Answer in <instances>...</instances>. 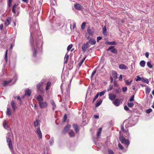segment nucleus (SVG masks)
I'll return each instance as SVG.
<instances>
[{
  "instance_id": "obj_1",
  "label": "nucleus",
  "mask_w": 154,
  "mask_h": 154,
  "mask_svg": "<svg viewBox=\"0 0 154 154\" xmlns=\"http://www.w3.org/2000/svg\"><path fill=\"white\" fill-rule=\"evenodd\" d=\"M31 35L30 43L32 47V51L33 57H38L41 54L42 42V36L37 35V33L33 34L32 28H30Z\"/></svg>"
},
{
  "instance_id": "obj_2",
  "label": "nucleus",
  "mask_w": 154,
  "mask_h": 154,
  "mask_svg": "<svg viewBox=\"0 0 154 154\" xmlns=\"http://www.w3.org/2000/svg\"><path fill=\"white\" fill-rule=\"evenodd\" d=\"M13 78L11 79L8 81H4L3 82V85L4 86L11 85L14 84L17 79V77L16 74L15 73H14L12 74Z\"/></svg>"
},
{
  "instance_id": "obj_3",
  "label": "nucleus",
  "mask_w": 154,
  "mask_h": 154,
  "mask_svg": "<svg viewBox=\"0 0 154 154\" xmlns=\"http://www.w3.org/2000/svg\"><path fill=\"white\" fill-rule=\"evenodd\" d=\"M20 7L18 6L16 4H15L13 6L12 11V12L14 14L15 16H18L20 13Z\"/></svg>"
},
{
  "instance_id": "obj_4",
  "label": "nucleus",
  "mask_w": 154,
  "mask_h": 154,
  "mask_svg": "<svg viewBox=\"0 0 154 154\" xmlns=\"http://www.w3.org/2000/svg\"><path fill=\"white\" fill-rule=\"evenodd\" d=\"M43 84L41 82L37 85V91L41 94H43L45 92V90L43 87Z\"/></svg>"
},
{
  "instance_id": "obj_5",
  "label": "nucleus",
  "mask_w": 154,
  "mask_h": 154,
  "mask_svg": "<svg viewBox=\"0 0 154 154\" xmlns=\"http://www.w3.org/2000/svg\"><path fill=\"white\" fill-rule=\"evenodd\" d=\"M11 136V134L10 133H8L6 135V139L7 142L8 143V145L9 148L11 150H12L13 149V147L12 143L10 138Z\"/></svg>"
},
{
  "instance_id": "obj_6",
  "label": "nucleus",
  "mask_w": 154,
  "mask_h": 154,
  "mask_svg": "<svg viewBox=\"0 0 154 154\" xmlns=\"http://www.w3.org/2000/svg\"><path fill=\"white\" fill-rule=\"evenodd\" d=\"M119 140L121 141V143L124 144L126 146L127 148L130 144V142L128 139H126L123 136H120L119 137Z\"/></svg>"
},
{
  "instance_id": "obj_7",
  "label": "nucleus",
  "mask_w": 154,
  "mask_h": 154,
  "mask_svg": "<svg viewBox=\"0 0 154 154\" xmlns=\"http://www.w3.org/2000/svg\"><path fill=\"white\" fill-rule=\"evenodd\" d=\"M70 85H68L66 86V91L65 93V94L64 96L65 99L66 101L68 100L69 96H70Z\"/></svg>"
},
{
  "instance_id": "obj_8",
  "label": "nucleus",
  "mask_w": 154,
  "mask_h": 154,
  "mask_svg": "<svg viewBox=\"0 0 154 154\" xmlns=\"http://www.w3.org/2000/svg\"><path fill=\"white\" fill-rule=\"evenodd\" d=\"M41 109H43L46 108L48 105L47 103L45 101L43 100V101L40 102L38 103Z\"/></svg>"
},
{
  "instance_id": "obj_9",
  "label": "nucleus",
  "mask_w": 154,
  "mask_h": 154,
  "mask_svg": "<svg viewBox=\"0 0 154 154\" xmlns=\"http://www.w3.org/2000/svg\"><path fill=\"white\" fill-rule=\"evenodd\" d=\"M90 47L89 44L87 42L86 43L84 44L82 46V49L83 52H85L87 48Z\"/></svg>"
},
{
  "instance_id": "obj_10",
  "label": "nucleus",
  "mask_w": 154,
  "mask_h": 154,
  "mask_svg": "<svg viewBox=\"0 0 154 154\" xmlns=\"http://www.w3.org/2000/svg\"><path fill=\"white\" fill-rule=\"evenodd\" d=\"M35 133L37 134V136L38 137L40 138H42V134L39 127L37 128Z\"/></svg>"
},
{
  "instance_id": "obj_11",
  "label": "nucleus",
  "mask_w": 154,
  "mask_h": 154,
  "mask_svg": "<svg viewBox=\"0 0 154 154\" xmlns=\"http://www.w3.org/2000/svg\"><path fill=\"white\" fill-rule=\"evenodd\" d=\"M107 51H111V52L114 54H116L117 53V50L114 48L113 46H111L109 47L107 49Z\"/></svg>"
},
{
  "instance_id": "obj_12",
  "label": "nucleus",
  "mask_w": 154,
  "mask_h": 154,
  "mask_svg": "<svg viewBox=\"0 0 154 154\" xmlns=\"http://www.w3.org/2000/svg\"><path fill=\"white\" fill-rule=\"evenodd\" d=\"M131 122V121H130L129 120H126L124 122V123L125 124L126 127H131L134 125V124L131 125V123H130V122Z\"/></svg>"
},
{
  "instance_id": "obj_13",
  "label": "nucleus",
  "mask_w": 154,
  "mask_h": 154,
  "mask_svg": "<svg viewBox=\"0 0 154 154\" xmlns=\"http://www.w3.org/2000/svg\"><path fill=\"white\" fill-rule=\"evenodd\" d=\"M36 99L38 101V103L44 100L43 97L40 95H39L36 97Z\"/></svg>"
},
{
  "instance_id": "obj_14",
  "label": "nucleus",
  "mask_w": 154,
  "mask_h": 154,
  "mask_svg": "<svg viewBox=\"0 0 154 154\" xmlns=\"http://www.w3.org/2000/svg\"><path fill=\"white\" fill-rule=\"evenodd\" d=\"M116 97V95L113 94L109 93V99L111 100H114Z\"/></svg>"
},
{
  "instance_id": "obj_15",
  "label": "nucleus",
  "mask_w": 154,
  "mask_h": 154,
  "mask_svg": "<svg viewBox=\"0 0 154 154\" xmlns=\"http://www.w3.org/2000/svg\"><path fill=\"white\" fill-rule=\"evenodd\" d=\"M11 104L13 111L15 112L16 111V109L17 108L15 103L13 100H12L11 101Z\"/></svg>"
},
{
  "instance_id": "obj_16",
  "label": "nucleus",
  "mask_w": 154,
  "mask_h": 154,
  "mask_svg": "<svg viewBox=\"0 0 154 154\" xmlns=\"http://www.w3.org/2000/svg\"><path fill=\"white\" fill-rule=\"evenodd\" d=\"M74 8L78 10H81L83 8V6L79 4H76L74 5Z\"/></svg>"
},
{
  "instance_id": "obj_17",
  "label": "nucleus",
  "mask_w": 154,
  "mask_h": 154,
  "mask_svg": "<svg viewBox=\"0 0 154 154\" xmlns=\"http://www.w3.org/2000/svg\"><path fill=\"white\" fill-rule=\"evenodd\" d=\"M121 100L122 101V99L119 100L118 99H116L113 102V103L116 106H118L119 105L120 101Z\"/></svg>"
},
{
  "instance_id": "obj_18",
  "label": "nucleus",
  "mask_w": 154,
  "mask_h": 154,
  "mask_svg": "<svg viewBox=\"0 0 154 154\" xmlns=\"http://www.w3.org/2000/svg\"><path fill=\"white\" fill-rule=\"evenodd\" d=\"M11 21V18L10 17L7 18L6 21H5V26H8Z\"/></svg>"
},
{
  "instance_id": "obj_19",
  "label": "nucleus",
  "mask_w": 154,
  "mask_h": 154,
  "mask_svg": "<svg viewBox=\"0 0 154 154\" xmlns=\"http://www.w3.org/2000/svg\"><path fill=\"white\" fill-rule=\"evenodd\" d=\"M87 42L88 43V44L89 43H90L92 45H94L96 43V41L94 39H93L91 38H90L89 41L88 42Z\"/></svg>"
},
{
  "instance_id": "obj_20",
  "label": "nucleus",
  "mask_w": 154,
  "mask_h": 154,
  "mask_svg": "<svg viewBox=\"0 0 154 154\" xmlns=\"http://www.w3.org/2000/svg\"><path fill=\"white\" fill-rule=\"evenodd\" d=\"M31 93V91L29 89H26L25 90V95L27 96H30Z\"/></svg>"
},
{
  "instance_id": "obj_21",
  "label": "nucleus",
  "mask_w": 154,
  "mask_h": 154,
  "mask_svg": "<svg viewBox=\"0 0 154 154\" xmlns=\"http://www.w3.org/2000/svg\"><path fill=\"white\" fill-rule=\"evenodd\" d=\"M34 125L35 128L38 127L40 125V121L38 119H36L34 122Z\"/></svg>"
},
{
  "instance_id": "obj_22",
  "label": "nucleus",
  "mask_w": 154,
  "mask_h": 154,
  "mask_svg": "<svg viewBox=\"0 0 154 154\" xmlns=\"http://www.w3.org/2000/svg\"><path fill=\"white\" fill-rule=\"evenodd\" d=\"M51 82H48L46 84L45 87V90L46 91H48L51 85Z\"/></svg>"
},
{
  "instance_id": "obj_23",
  "label": "nucleus",
  "mask_w": 154,
  "mask_h": 154,
  "mask_svg": "<svg viewBox=\"0 0 154 154\" xmlns=\"http://www.w3.org/2000/svg\"><path fill=\"white\" fill-rule=\"evenodd\" d=\"M119 68L121 69H126L127 68V67L124 64H121L119 65Z\"/></svg>"
},
{
  "instance_id": "obj_24",
  "label": "nucleus",
  "mask_w": 154,
  "mask_h": 154,
  "mask_svg": "<svg viewBox=\"0 0 154 154\" xmlns=\"http://www.w3.org/2000/svg\"><path fill=\"white\" fill-rule=\"evenodd\" d=\"M70 125H67L64 128L63 132L65 133L70 128Z\"/></svg>"
},
{
  "instance_id": "obj_25",
  "label": "nucleus",
  "mask_w": 154,
  "mask_h": 154,
  "mask_svg": "<svg viewBox=\"0 0 154 154\" xmlns=\"http://www.w3.org/2000/svg\"><path fill=\"white\" fill-rule=\"evenodd\" d=\"M73 127L75 130V131L76 133H78L79 132V130L78 129L77 125L76 124H74L73 125Z\"/></svg>"
},
{
  "instance_id": "obj_26",
  "label": "nucleus",
  "mask_w": 154,
  "mask_h": 154,
  "mask_svg": "<svg viewBox=\"0 0 154 154\" xmlns=\"http://www.w3.org/2000/svg\"><path fill=\"white\" fill-rule=\"evenodd\" d=\"M106 45H116L117 43L115 41H113L112 42H105Z\"/></svg>"
},
{
  "instance_id": "obj_27",
  "label": "nucleus",
  "mask_w": 154,
  "mask_h": 154,
  "mask_svg": "<svg viewBox=\"0 0 154 154\" xmlns=\"http://www.w3.org/2000/svg\"><path fill=\"white\" fill-rule=\"evenodd\" d=\"M69 136L71 137H74L75 136V133L72 130H70L69 131Z\"/></svg>"
},
{
  "instance_id": "obj_28",
  "label": "nucleus",
  "mask_w": 154,
  "mask_h": 154,
  "mask_svg": "<svg viewBox=\"0 0 154 154\" xmlns=\"http://www.w3.org/2000/svg\"><path fill=\"white\" fill-rule=\"evenodd\" d=\"M124 132L125 133L124 135L126 137H129L130 136V133L129 132L128 130H126L125 132Z\"/></svg>"
},
{
  "instance_id": "obj_29",
  "label": "nucleus",
  "mask_w": 154,
  "mask_h": 154,
  "mask_svg": "<svg viewBox=\"0 0 154 154\" xmlns=\"http://www.w3.org/2000/svg\"><path fill=\"white\" fill-rule=\"evenodd\" d=\"M69 56L67 54H66L64 57V61L65 63H66L68 62V60L69 58Z\"/></svg>"
},
{
  "instance_id": "obj_30",
  "label": "nucleus",
  "mask_w": 154,
  "mask_h": 154,
  "mask_svg": "<svg viewBox=\"0 0 154 154\" xmlns=\"http://www.w3.org/2000/svg\"><path fill=\"white\" fill-rule=\"evenodd\" d=\"M112 75L113 78L115 79L117 78V74L115 71H113L112 72Z\"/></svg>"
},
{
  "instance_id": "obj_31",
  "label": "nucleus",
  "mask_w": 154,
  "mask_h": 154,
  "mask_svg": "<svg viewBox=\"0 0 154 154\" xmlns=\"http://www.w3.org/2000/svg\"><path fill=\"white\" fill-rule=\"evenodd\" d=\"M102 131V128H100L97 131V136L99 137L100 136V134Z\"/></svg>"
},
{
  "instance_id": "obj_32",
  "label": "nucleus",
  "mask_w": 154,
  "mask_h": 154,
  "mask_svg": "<svg viewBox=\"0 0 154 154\" xmlns=\"http://www.w3.org/2000/svg\"><path fill=\"white\" fill-rule=\"evenodd\" d=\"M51 105L53 106L52 109H53V110H54L55 109V108H56V105L55 104L53 100H51Z\"/></svg>"
},
{
  "instance_id": "obj_33",
  "label": "nucleus",
  "mask_w": 154,
  "mask_h": 154,
  "mask_svg": "<svg viewBox=\"0 0 154 154\" xmlns=\"http://www.w3.org/2000/svg\"><path fill=\"white\" fill-rule=\"evenodd\" d=\"M140 65L142 67H144L145 65V62L144 60H142L140 63Z\"/></svg>"
},
{
  "instance_id": "obj_34",
  "label": "nucleus",
  "mask_w": 154,
  "mask_h": 154,
  "mask_svg": "<svg viewBox=\"0 0 154 154\" xmlns=\"http://www.w3.org/2000/svg\"><path fill=\"white\" fill-rule=\"evenodd\" d=\"M6 114L8 116H10L11 114V110L10 108L8 107L7 108V111L6 112Z\"/></svg>"
},
{
  "instance_id": "obj_35",
  "label": "nucleus",
  "mask_w": 154,
  "mask_h": 154,
  "mask_svg": "<svg viewBox=\"0 0 154 154\" xmlns=\"http://www.w3.org/2000/svg\"><path fill=\"white\" fill-rule=\"evenodd\" d=\"M141 80L143 82L147 84H148L149 82L148 80L146 78H142Z\"/></svg>"
},
{
  "instance_id": "obj_36",
  "label": "nucleus",
  "mask_w": 154,
  "mask_h": 154,
  "mask_svg": "<svg viewBox=\"0 0 154 154\" xmlns=\"http://www.w3.org/2000/svg\"><path fill=\"white\" fill-rule=\"evenodd\" d=\"M87 31L88 32L89 34L90 35H92L93 34V32L89 27H88L87 29Z\"/></svg>"
},
{
  "instance_id": "obj_37",
  "label": "nucleus",
  "mask_w": 154,
  "mask_h": 154,
  "mask_svg": "<svg viewBox=\"0 0 154 154\" xmlns=\"http://www.w3.org/2000/svg\"><path fill=\"white\" fill-rule=\"evenodd\" d=\"M102 103V100H99L98 101H97L95 104V106L96 107H98Z\"/></svg>"
},
{
  "instance_id": "obj_38",
  "label": "nucleus",
  "mask_w": 154,
  "mask_h": 154,
  "mask_svg": "<svg viewBox=\"0 0 154 154\" xmlns=\"http://www.w3.org/2000/svg\"><path fill=\"white\" fill-rule=\"evenodd\" d=\"M106 90H105L101 92H100L99 93V95L100 97H101L102 96L104 95V94L106 92Z\"/></svg>"
},
{
  "instance_id": "obj_39",
  "label": "nucleus",
  "mask_w": 154,
  "mask_h": 154,
  "mask_svg": "<svg viewBox=\"0 0 154 154\" xmlns=\"http://www.w3.org/2000/svg\"><path fill=\"white\" fill-rule=\"evenodd\" d=\"M8 50H7L5 55V60L6 62L8 61Z\"/></svg>"
},
{
  "instance_id": "obj_40",
  "label": "nucleus",
  "mask_w": 154,
  "mask_h": 154,
  "mask_svg": "<svg viewBox=\"0 0 154 154\" xmlns=\"http://www.w3.org/2000/svg\"><path fill=\"white\" fill-rule=\"evenodd\" d=\"M150 90L151 89L149 88L148 87L146 88V93L149 94L150 93Z\"/></svg>"
},
{
  "instance_id": "obj_41",
  "label": "nucleus",
  "mask_w": 154,
  "mask_h": 154,
  "mask_svg": "<svg viewBox=\"0 0 154 154\" xmlns=\"http://www.w3.org/2000/svg\"><path fill=\"white\" fill-rule=\"evenodd\" d=\"M99 93H98L95 96V97H94L93 100V102L94 103V101H95V100L97 99V98L99 96Z\"/></svg>"
},
{
  "instance_id": "obj_42",
  "label": "nucleus",
  "mask_w": 154,
  "mask_h": 154,
  "mask_svg": "<svg viewBox=\"0 0 154 154\" xmlns=\"http://www.w3.org/2000/svg\"><path fill=\"white\" fill-rule=\"evenodd\" d=\"M86 23L85 22H83L81 25V28L83 30L85 27Z\"/></svg>"
},
{
  "instance_id": "obj_43",
  "label": "nucleus",
  "mask_w": 154,
  "mask_h": 154,
  "mask_svg": "<svg viewBox=\"0 0 154 154\" xmlns=\"http://www.w3.org/2000/svg\"><path fill=\"white\" fill-rule=\"evenodd\" d=\"M147 66L150 68L152 67V66L151 65V62H148L147 63Z\"/></svg>"
},
{
  "instance_id": "obj_44",
  "label": "nucleus",
  "mask_w": 154,
  "mask_h": 154,
  "mask_svg": "<svg viewBox=\"0 0 154 154\" xmlns=\"http://www.w3.org/2000/svg\"><path fill=\"white\" fill-rule=\"evenodd\" d=\"M3 126L6 129H7L8 128V127L7 126L6 123L5 121L3 123Z\"/></svg>"
},
{
  "instance_id": "obj_45",
  "label": "nucleus",
  "mask_w": 154,
  "mask_h": 154,
  "mask_svg": "<svg viewBox=\"0 0 154 154\" xmlns=\"http://www.w3.org/2000/svg\"><path fill=\"white\" fill-rule=\"evenodd\" d=\"M132 82V80H131L129 82L128 80H126L125 81V83L127 85H131V83Z\"/></svg>"
},
{
  "instance_id": "obj_46",
  "label": "nucleus",
  "mask_w": 154,
  "mask_h": 154,
  "mask_svg": "<svg viewBox=\"0 0 154 154\" xmlns=\"http://www.w3.org/2000/svg\"><path fill=\"white\" fill-rule=\"evenodd\" d=\"M115 91L116 94H119L121 92V90L120 88H117L115 89Z\"/></svg>"
},
{
  "instance_id": "obj_47",
  "label": "nucleus",
  "mask_w": 154,
  "mask_h": 154,
  "mask_svg": "<svg viewBox=\"0 0 154 154\" xmlns=\"http://www.w3.org/2000/svg\"><path fill=\"white\" fill-rule=\"evenodd\" d=\"M49 144L50 145H52L54 143V140L53 138H51L49 141Z\"/></svg>"
},
{
  "instance_id": "obj_48",
  "label": "nucleus",
  "mask_w": 154,
  "mask_h": 154,
  "mask_svg": "<svg viewBox=\"0 0 154 154\" xmlns=\"http://www.w3.org/2000/svg\"><path fill=\"white\" fill-rule=\"evenodd\" d=\"M72 44H70L67 47V51H69L72 48Z\"/></svg>"
},
{
  "instance_id": "obj_49",
  "label": "nucleus",
  "mask_w": 154,
  "mask_h": 154,
  "mask_svg": "<svg viewBox=\"0 0 154 154\" xmlns=\"http://www.w3.org/2000/svg\"><path fill=\"white\" fill-rule=\"evenodd\" d=\"M109 88L107 89V91H109L111 90L113 88V86L111 85H110L109 87Z\"/></svg>"
},
{
  "instance_id": "obj_50",
  "label": "nucleus",
  "mask_w": 154,
  "mask_h": 154,
  "mask_svg": "<svg viewBox=\"0 0 154 154\" xmlns=\"http://www.w3.org/2000/svg\"><path fill=\"white\" fill-rule=\"evenodd\" d=\"M118 146L120 149L122 150L124 148L122 145L120 143H119L118 144Z\"/></svg>"
},
{
  "instance_id": "obj_51",
  "label": "nucleus",
  "mask_w": 154,
  "mask_h": 154,
  "mask_svg": "<svg viewBox=\"0 0 154 154\" xmlns=\"http://www.w3.org/2000/svg\"><path fill=\"white\" fill-rule=\"evenodd\" d=\"M12 0H8V7H10L11 5Z\"/></svg>"
},
{
  "instance_id": "obj_52",
  "label": "nucleus",
  "mask_w": 154,
  "mask_h": 154,
  "mask_svg": "<svg viewBox=\"0 0 154 154\" xmlns=\"http://www.w3.org/2000/svg\"><path fill=\"white\" fill-rule=\"evenodd\" d=\"M128 105L129 107H132L134 106V104L132 103H128Z\"/></svg>"
},
{
  "instance_id": "obj_53",
  "label": "nucleus",
  "mask_w": 154,
  "mask_h": 154,
  "mask_svg": "<svg viewBox=\"0 0 154 154\" xmlns=\"http://www.w3.org/2000/svg\"><path fill=\"white\" fill-rule=\"evenodd\" d=\"M134 100V96H132L130 98L129 100V101L130 102H132Z\"/></svg>"
},
{
  "instance_id": "obj_54",
  "label": "nucleus",
  "mask_w": 154,
  "mask_h": 154,
  "mask_svg": "<svg viewBox=\"0 0 154 154\" xmlns=\"http://www.w3.org/2000/svg\"><path fill=\"white\" fill-rule=\"evenodd\" d=\"M67 118V116L66 114H65L64 115V116L63 118V121L64 122H65L66 121Z\"/></svg>"
},
{
  "instance_id": "obj_55",
  "label": "nucleus",
  "mask_w": 154,
  "mask_h": 154,
  "mask_svg": "<svg viewBox=\"0 0 154 154\" xmlns=\"http://www.w3.org/2000/svg\"><path fill=\"white\" fill-rule=\"evenodd\" d=\"M152 111V109H149L146 110V112L147 113H149Z\"/></svg>"
},
{
  "instance_id": "obj_56",
  "label": "nucleus",
  "mask_w": 154,
  "mask_h": 154,
  "mask_svg": "<svg viewBox=\"0 0 154 154\" xmlns=\"http://www.w3.org/2000/svg\"><path fill=\"white\" fill-rule=\"evenodd\" d=\"M106 31V28L105 26L103 27V34H105Z\"/></svg>"
},
{
  "instance_id": "obj_57",
  "label": "nucleus",
  "mask_w": 154,
  "mask_h": 154,
  "mask_svg": "<svg viewBox=\"0 0 154 154\" xmlns=\"http://www.w3.org/2000/svg\"><path fill=\"white\" fill-rule=\"evenodd\" d=\"M14 39H13V43L11 44V46H10V48L11 49H12V48H13V45H14Z\"/></svg>"
},
{
  "instance_id": "obj_58",
  "label": "nucleus",
  "mask_w": 154,
  "mask_h": 154,
  "mask_svg": "<svg viewBox=\"0 0 154 154\" xmlns=\"http://www.w3.org/2000/svg\"><path fill=\"white\" fill-rule=\"evenodd\" d=\"M63 86H66V85L64 84V83H62V84H61V86H60L61 90L62 92H63V91H62L63 88Z\"/></svg>"
},
{
  "instance_id": "obj_59",
  "label": "nucleus",
  "mask_w": 154,
  "mask_h": 154,
  "mask_svg": "<svg viewBox=\"0 0 154 154\" xmlns=\"http://www.w3.org/2000/svg\"><path fill=\"white\" fill-rule=\"evenodd\" d=\"M122 90L123 92H125L127 90V88L126 87H123L122 88Z\"/></svg>"
},
{
  "instance_id": "obj_60",
  "label": "nucleus",
  "mask_w": 154,
  "mask_h": 154,
  "mask_svg": "<svg viewBox=\"0 0 154 154\" xmlns=\"http://www.w3.org/2000/svg\"><path fill=\"white\" fill-rule=\"evenodd\" d=\"M96 70H94L93 71V72H92V73L91 74V78H92L93 77V76L96 73Z\"/></svg>"
},
{
  "instance_id": "obj_61",
  "label": "nucleus",
  "mask_w": 154,
  "mask_h": 154,
  "mask_svg": "<svg viewBox=\"0 0 154 154\" xmlns=\"http://www.w3.org/2000/svg\"><path fill=\"white\" fill-rule=\"evenodd\" d=\"M108 152L109 154H114L113 151L111 149H108Z\"/></svg>"
},
{
  "instance_id": "obj_62",
  "label": "nucleus",
  "mask_w": 154,
  "mask_h": 154,
  "mask_svg": "<svg viewBox=\"0 0 154 154\" xmlns=\"http://www.w3.org/2000/svg\"><path fill=\"white\" fill-rule=\"evenodd\" d=\"M14 98H15V99L17 98V99L18 100H20V101L21 100V98L19 96H14Z\"/></svg>"
},
{
  "instance_id": "obj_63",
  "label": "nucleus",
  "mask_w": 154,
  "mask_h": 154,
  "mask_svg": "<svg viewBox=\"0 0 154 154\" xmlns=\"http://www.w3.org/2000/svg\"><path fill=\"white\" fill-rule=\"evenodd\" d=\"M137 79H136V81H138L141 80V78L140 76H137Z\"/></svg>"
},
{
  "instance_id": "obj_64",
  "label": "nucleus",
  "mask_w": 154,
  "mask_h": 154,
  "mask_svg": "<svg viewBox=\"0 0 154 154\" xmlns=\"http://www.w3.org/2000/svg\"><path fill=\"white\" fill-rule=\"evenodd\" d=\"M102 38V37L100 36H98L97 38V42H98L100 40H101Z\"/></svg>"
}]
</instances>
